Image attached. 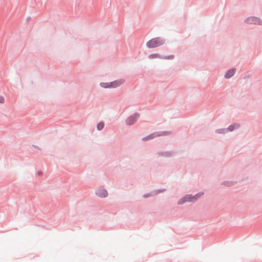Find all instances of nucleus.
I'll return each mask as SVG.
<instances>
[{
  "label": "nucleus",
  "instance_id": "f257e3e1",
  "mask_svg": "<svg viewBox=\"0 0 262 262\" xmlns=\"http://www.w3.org/2000/svg\"><path fill=\"white\" fill-rule=\"evenodd\" d=\"M164 40L160 37L154 38L146 43V46L149 48H154L164 44Z\"/></svg>",
  "mask_w": 262,
  "mask_h": 262
},
{
  "label": "nucleus",
  "instance_id": "f03ea898",
  "mask_svg": "<svg viewBox=\"0 0 262 262\" xmlns=\"http://www.w3.org/2000/svg\"><path fill=\"white\" fill-rule=\"evenodd\" d=\"M124 80L119 79L111 82H102L100 85L104 88H115L124 83Z\"/></svg>",
  "mask_w": 262,
  "mask_h": 262
},
{
  "label": "nucleus",
  "instance_id": "7ed1b4c3",
  "mask_svg": "<svg viewBox=\"0 0 262 262\" xmlns=\"http://www.w3.org/2000/svg\"><path fill=\"white\" fill-rule=\"evenodd\" d=\"M202 194L203 193H200L194 196L186 195L178 202V204L181 205L187 202H195Z\"/></svg>",
  "mask_w": 262,
  "mask_h": 262
},
{
  "label": "nucleus",
  "instance_id": "20e7f679",
  "mask_svg": "<svg viewBox=\"0 0 262 262\" xmlns=\"http://www.w3.org/2000/svg\"><path fill=\"white\" fill-rule=\"evenodd\" d=\"M247 22L249 24H262V21L258 18L254 17H250L247 19Z\"/></svg>",
  "mask_w": 262,
  "mask_h": 262
},
{
  "label": "nucleus",
  "instance_id": "39448f33",
  "mask_svg": "<svg viewBox=\"0 0 262 262\" xmlns=\"http://www.w3.org/2000/svg\"><path fill=\"white\" fill-rule=\"evenodd\" d=\"M238 125L237 124H232L230 126H229L226 129H222L220 130H218L219 133H226L227 132H231L235 128H238Z\"/></svg>",
  "mask_w": 262,
  "mask_h": 262
},
{
  "label": "nucleus",
  "instance_id": "423d86ee",
  "mask_svg": "<svg viewBox=\"0 0 262 262\" xmlns=\"http://www.w3.org/2000/svg\"><path fill=\"white\" fill-rule=\"evenodd\" d=\"M139 115L137 114H134L133 116H130L126 120V123L129 125H132L134 123L138 118H139Z\"/></svg>",
  "mask_w": 262,
  "mask_h": 262
},
{
  "label": "nucleus",
  "instance_id": "0eeeda50",
  "mask_svg": "<svg viewBox=\"0 0 262 262\" xmlns=\"http://www.w3.org/2000/svg\"><path fill=\"white\" fill-rule=\"evenodd\" d=\"M107 192L104 189H99L97 191V194L101 198H105L107 195Z\"/></svg>",
  "mask_w": 262,
  "mask_h": 262
},
{
  "label": "nucleus",
  "instance_id": "6e6552de",
  "mask_svg": "<svg viewBox=\"0 0 262 262\" xmlns=\"http://www.w3.org/2000/svg\"><path fill=\"white\" fill-rule=\"evenodd\" d=\"M235 71V69H232L229 70L226 73L225 77L227 78H230L231 76H232L234 75Z\"/></svg>",
  "mask_w": 262,
  "mask_h": 262
},
{
  "label": "nucleus",
  "instance_id": "1a4fd4ad",
  "mask_svg": "<svg viewBox=\"0 0 262 262\" xmlns=\"http://www.w3.org/2000/svg\"><path fill=\"white\" fill-rule=\"evenodd\" d=\"M104 127V123L103 122H100L98 124L97 128L98 130H101Z\"/></svg>",
  "mask_w": 262,
  "mask_h": 262
},
{
  "label": "nucleus",
  "instance_id": "9d476101",
  "mask_svg": "<svg viewBox=\"0 0 262 262\" xmlns=\"http://www.w3.org/2000/svg\"><path fill=\"white\" fill-rule=\"evenodd\" d=\"M154 137V134H152V135H150L144 138L143 139L145 140H149V139L153 138Z\"/></svg>",
  "mask_w": 262,
  "mask_h": 262
},
{
  "label": "nucleus",
  "instance_id": "9b49d317",
  "mask_svg": "<svg viewBox=\"0 0 262 262\" xmlns=\"http://www.w3.org/2000/svg\"><path fill=\"white\" fill-rule=\"evenodd\" d=\"M5 101V99L3 96H0V103H3Z\"/></svg>",
  "mask_w": 262,
  "mask_h": 262
},
{
  "label": "nucleus",
  "instance_id": "f8f14e48",
  "mask_svg": "<svg viewBox=\"0 0 262 262\" xmlns=\"http://www.w3.org/2000/svg\"><path fill=\"white\" fill-rule=\"evenodd\" d=\"M151 56H152V57H154V56H157V55H150V57H151Z\"/></svg>",
  "mask_w": 262,
  "mask_h": 262
}]
</instances>
